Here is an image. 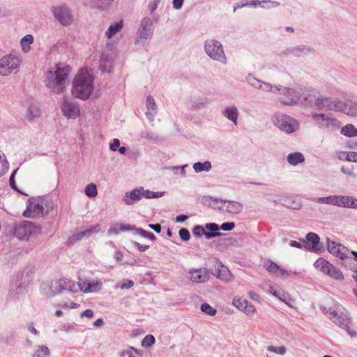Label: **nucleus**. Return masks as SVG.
<instances>
[{"mask_svg":"<svg viewBox=\"0 0 357 357\" xmlns=\"http://www.w3.org/2000/svg\"><path fill=\"white\" fill-rule=\"evenodd\" d=\"M348 259L345 260L344 262V266L353 270L354 268H357V252L356 251H350L349 250Z\"/></svg>","mask_w":357,"mask_h":357,"instance_id":"58836bf2","label":"nucleus"},{"mask_svg":"<svg viewBox=\"0 0 357 357\" xmlns=\"http://www.w3.org/2000/svg\"><path fill=\"white\" fill-rule=\"evenodd\" d=\"M235 227V224L233 222H226L221 225L220 229L223 231H231Z\"/></svg>","mask_w":357,"mask_h":357,"instance_id":"338daca9","label":"nucleus"},{"mask_svg":"<svg viewBox=\"0 0 357 357\" xmlns=\"http://www.w3.org/2000/svg\"><path fill=\"white\" fill-rule=\"evenodd\" d=\"M21 63L20 56L15 54H8L0 59V74L7 76L11 74L14 70L17 69Z\"/></svg>","mask_w":357,"mask_h":357,"instance_id":"1a4fd4ad","label":"nucleus"},{"mask_svg":"<svg viewBox=\"0 0 357 357\" xmlns=\"http://www.w3.org/2000/svg\"><path fill=\"white\" fill-rule=\"evenodd\" d=\"M40 233V227L30 221H22L14 228V235L19 239H28Z\"/></svg>","mask_w":357,"mask_h":357,"instance_id":"9d476101","label":"nucleus"},{"mask_svg":"<svg viewBox=\"0 0 357 357\" xmlns=\"http://www.w3.org/2000/svg\"><path fill=\"white\" fill-rule=\"evenodd\" d=\"M222 115L228 120L231 121L234 125H237L238 111L236 106L227 107L222 112Z\"/></svg>","mask_w":357,"mask_h":357,"instance_id":"2f4dec72","label":"nucleus"},{"mask_svg":"<svg viewBox=\"0 0 357 357\" xmlns=\"http://www.w3.org/2000/svg\"><path fill=\"white\" fill-rule=\"evenodd\" d=\"M273 124L286 134H291L300 128L299 121L284 113H275L271 118Z\"/></svg>","mask_w":357,"mask_h":357,"instance_id":"20e7f679","label":"nucleus"},{"mask_svg":"<svg viewBox=\"0 0 357 357\" xmlns=\"http://www.w3.org/2000/svg\"><path fill=\"white\" fill-rule=\"evenodd\" d=\"M164 194L165 192H153L149 190H145L143 187H139L130 192H127L123 198V202L126 205H133L143 197L146 199H155L162 197Z\"/></svg>","mask_w":357,"mask_h":357,"instance_id":"423d86ee","label":"nucleus"},{"mask_svg":"<svg viewBox=\"0 0 357 357\" xmlns=\"http://www.w3.org/2000/svg\"><path fill=\"white\" fill-rule=\"evenodd\" d=\"M215 263V269L211 271V274L223 282H230L234 279V275L231 271L225 267L222 262L217 259H213Z\"/></svg>","mask_w":357,"mask_h":357,"instance_id":"6ab92c4d","label":"nucleus"},{"mask_svg":"<svg viewBox=\"0 0 357 357\" xmlns=\"http://www.w3.org/2000/svg\"><path fill=\"white\" fill-rule=\"evenodd\" d=\"M313 52V48L307 45H301L293 47V56H304Z\"/></svg>","mask_w":357,"mask_h":357,"instance_id":"473e14b6","label":"nucleus"},{"mask_svg":"<svg viewBox=\"0 0 357 357\" xmlns=\"http://www.w3.org/2000/svg\"><path fill=\"white\" fill-rule=\"evenodd\" d=\"M40 202H43V216L50 213L56 206L54 201L50 198H40Z\"/></svg>","mask_w":357,"mask_h":357,"instance_id":"ea45409f","label":"nucleus"},{"mask_svg":"<svg viewBox=\"0 0 357 357\" xmlns=\"http://www.w3.org/2000/svg\"><path fill=\"white\" fill-rule=\"evenodd\" d=\"M220 202L227 204L225 211L231 214H238L243 209V204L236 201L220 199Z\"/></svg>","mask_w":357,"mask_h":357,"instance_id":"cd10ccee","label":"nucleus"},{"mask_svg":"<svg viewBox=\"0 0 357 357\" xmlns=\"http://www.w3.org/2000/svg\"><path fill=\"white\" fill-rule=\"evenodd\" d=\"M318 204L338 206V195H329L318 197L314 199Z\"/></svg>","mask_w":357,"mask_h":357,"instance_id":"e433bc0d","label":"nucleus"},{"mask_svg":"<svg viewBox=\"0 0 357 357\" xmlns=\"http://www.w3.org/2000/svg\"><path fill=\"white\" fill-rule=\"evenodd\" d=\"M204 51L210 59L224 65L227 63V56L220 41L215 39L206 40L204 43Z\"/></svg>","mask_w":357,"mask_h":357,"instance_id":"39448f33","label":"nucleus"},{"mask_svg":"<svg viewBox=\"0 0 357 357\" xmlns=\"http://www.w3.org/2000/svg\"><path fill=\"white\" fill-rule=\"evenodd\" d=\"M85 194L89 197H95L98 195L96 185L94 183L88 184L84 189Z\"/></svg>","mask_w":357,"mask_h":357,"instance_id":"09e8293b","label":"nucleus"},{"mask_svg":"<svg viewBox=\"0 0 357 357\" xmlns=\"http://www.w3.org/2000/svg\"><path fill=\"white\" fill-rule=\"evenodd\" d=\"M340 133L344 136L352 137L357 136V128L353 124H347L342 128Z\"/></svg>","mask_w":357,"mask_h":357,"instance_id":"37998d69","label":"nucleus"},{"mask_svg":"<svg viewBox=\"0 0 357 357\" xmlns=\"http://www.w3.org/2000/svg\"><path fill=\"white\" fill-rule=\"evenodd\" d=\"M320 238L318 234L314 232H309L306 234L305 240L303 241V247L305 250L318 252L321 250Z\"/></svg>","mask_w":357,"mask_h":357,"instance_id":"4be33fe9","label":"nucleus"},{"mask_svg":"<svg viewBox=\"0 0 357 357\" xmlns=\"http://www.w3.org/2000/svg\"><path fill=\"white\" fill-rule=\"evenodd\" d=\"M23 215L26 218L43 216V202H40V198L29 199L26 209L24 211Z\"/></svg>","mask_w":357,"mask_h":357,"instance_id":"dca6fc26","label":"nucleus"},{"mask_svg":"<svg viewBox=\"0 0 357 357\" xmlns=\"http://www.w3.org/2000/svg\"><path fill=\"white\" fill-rule=\"evenodd\" d=\"M33 40V36L31 34H26L21 39L20 45L24 52L26 53L31 50V45Z\"/></svg>","mask_w":357,"mask_h":357,"instance_id":"a19ab883","label":"nucleus"},{"mask_svg":"<svg viewBox=\"0 0 357 357\" xmlns=\"http://www.w3.org/2000/svg\"><path fill=\"white\" fill-rule=\"evenodd\" d=\"M302 97L300 102L305 105H314L319 109H323V104L326 97L314 89H308L301 93Z\"/></svg>","mask_w":357,"mask_h":357,"instance_id":"9b49d317","label":"nucleus"},{"mask_svg":"<svg viewBox=\"0 0 357 357\" xmlns=\"http://www.w3.org/2000/svg\"><path fill=\"white\" fill-rule=\"evenodd\" d=\"M220 199L218 198H213L212 197L210 196H204L202 198L201 202L204 205L209 206L211 205L212 202L213 203H218L220 202Z\"/></svg>","mask_w":357,"mask_h":357,"instance_id":"052dcab7","label":"nucleus"},{"mask_svg":"<svg viewBox=\"0 0 357 357\" xmlns=\"http://www.w3.org/2000/svg\"><path fill=\"white\" fill-rule=\"evenodd\" d=\"M114 0H83L84 6L90 8L105 10L109 8Z\"/></svg>","mask_w":357,"mask_h":357,"instance_id":"393cba45","label":"nucleus"},{"mask_svg":"<svg viewBox=\"0 0 357 357\" xmlns=\"http://www.w3.org/2000/svg\"><path fill=\"white\" fill-rule=\"evenodd\" d=\"M93 91V77L86 69H81L73 82L72 95L82 100L89 99Z\"/></svg>","mask_w":357,"mask_h":357,"instance_id":"f03ea898","label":"nucleus"},{"mask_svg":"<svg viewBox=\"0 0 357 357\" xmlns=\"http://www.w3.org/2000/svg\"><path fill=\"white\" fill-rule=\"evenodd\" d=\"M154 26L153 20L149 17H144L139 22L135 38L136 43L145 44L153 38Z\"/></svg>","mask_w":357,"mask_h":357,"instance_id":"0eeeda50","label":"nucleus"},{"mask_svg":"<svg viewBox=\"0 0 357 357\" xmlns=\"http://www.w3.org/2000/svg\"><path fill=\"white\" fill-rule=\"evenodd\" d=\"M146 115L147 118L150 121H153L157 114L158 107L153 96L151 95L146 97Z\"/></svg>","mask_w":357,"mask_h":357,"instance_id":"7c9ffc66","label":"nucleus"},{"mask_svg":"<svg viewBox=\"0 0 357 357\" xmlns=\"http://www.w3.org/2000/svg\"><path fill=\"white\" fill-rule=\"evenodd\" d=\"M323 105V109L340 112L346 111V103L337 98L326 97Z\"/></svg>","mask_w":357,"mask_h":357,"instance_id":"b1692460","label":"nucleus"},{"mask_svg":"<svg viewBox=\"0 0 357 357\" xmlns=\"http://www.w3.org/2000/svg\"><path fill=\"white\" fill-rule=\"evenodd\" d=\"M70 67L63 63L57 64L54 70H49L46 75V86L55 93H61L68 84Z\"/></svg>","mask_w":357,"mask_h":357,"instance_id":"f257e3e1","label":"nucleus"},{"mask_svg":"<svg viewBox=\"0 0 357 357\" xmlns=\"http://www.w3.org/2000/svg\"><path fill=\"white\" fill-rule=\"evenodd\" d=\"M160 3V0H150L148 4V10L151 15L155 13Z\"/></svg>","mask_w":357,"mask_h":357,"instance_id":"bf43d9fd","label":"nucleus"},{"mask_svg":"<svg viewBox=\"0 0 357 357\" xmlns=\"http://www.w3.org/2000/svg\"><path fill=\"white\" fill-rule=\"evenodd\" d=\"M102 289V282L100 280H90L87 287L84 289L85 294L98 292Z\"/></svg>","mask_w":357,"mask_h":357,"instance_id":"4c0bfd02","label":"nucleus"},{"mask_svg":"<svg viewBox=\"0 0 357 357\" xmlns=\"http://www.w3.org/2000/svg\"><path fill=\"white\" fill-rule=\"evenodd\" d=\"M275 89H277V93L280 95L279 101L283 105L291 106L300 102L302 96L294 89L282 85L275 87Z\"/></svg>","mask_w":357,"mask_h":357,"instance_id":"6e6552de","label":"nucleus"},{"mask_svg":"<svg viewBox=\"0 0 357 357\" xmlns=\"http://www.w3.org/2000/svg\"><path fill=\"white\" fill-rule=\"evenodd\" d=\"M40 290L46 297H52L63 290V279L52 281L50 283H43Z\"/></svg>","mask_w":357,"mask_h":357,"instance_id":"f3484780","label":"nucleus"},{"mask_svg":"<svg viewBox=\"0 0 357 357\" xmlns=\"http://www.w3.org/2000/svg\"><path fill=\"white\" fill-rule=\"evenodd\" d=\"M178 235L181 239L184 241H187L190 238V234L185 228H181L178 231Z\"/></svg>","mask_w":357,"mask_h":357,"instance_id":"680f3d73","label":"nucleus"},{"mask_svg":"<svg viewBox=\"0 0 357 357\" xmlns=\"http://www.w3.org/2000/svg\"><path fill=\"white\" fill-rule=\"evenodd\" d=\"M242 311H243L247 315H252L255 314L256 310L252 304H249L247 301Z\"/></svg>","mask_w":357,"mask_h":357,"instance_id":"69168bd1","label":"nucleus"},{"mask_svg":"<svg viewBox=\"0 0 357 357\" xmlns=\"http://www.w3.org/2000/svg\"><path fill=\"white\" fill-rule=\"evenodd\" d=\"M337 206L357 208V199L352 196L338 195Z\"/></svg>","mask_w":357,"mask_h":357,"instance_id":"c85d7f7f","label":"nucleus"},{"mask_svg":"<svg viewBox=\"0 0 357 357\" xmlns=\"http://www.w3.org/2000/svg\"><path fill=\"white\" fill-rule=\"evenodd\" d=\"M9 168V162L6 159L5 154L0 158V177L5 174Z\"/></svg>","mask_w":357,"mask_h":357,"instance_id":"3c124183","label":"nucleus"},{"mask_svg":"<svg viewBox=\"0 0 357 357\" xmlns=\"http://www.w3.org/2000/svg\"><path fill=\"white\" fill-rule=\"evenodd\" d=\"M32 357H50V351L45 345H38L32 354Z\"/></svg>","mask_w":357,"mask_h":357,"instance_id":"79ce46f5","label":"nucleus"},{"mask_svg":"<svg viewBox=\"0 0 357 357\" xmlns=\"http://www.w3.org/2000/svg\"><path fill=\"white\" fill-rule=\"evenodd\" d=\"M280 85H272L270 83L265 82L261 81V83L260 84V88H259V90H261L265 92H273L277 93V89L275 87L279 86Z\"/></svg>","mask_w":357,"mask_h":357,"instance_id":"8fccbe9b","label":"nucleus"},{"mask_svg":"<svg viewBox=\"0 0 357 357\" xmlns=\"http://www.w3.org/2000/svg\"><path fill=\"white\" fill-rule=\"evenodd\" d=\"M314 266L323 273L328 275L335 280H342L344 279V275L340 269L334 266L324 258L320 257L316 260L314 263Z\"/></svg>","mask_w":357,"mask_h":357,"instance_id":"f8f14e48","label":"nucleus"},{"mask_svg":"<svg viewBox=\"0 0 357 357\" xmlns=\"http://www.w3.org/2000/svg\"><path fill=\"white\" fill-rule=\"evenodd\" d=\"M135 233L152 241L155 239V236L153 233L146 231L142 228H136Z\"/></svg>","mask_w":357,"mask_h":357,"instance_id":"4d7b16f0","label":"nucleus"},{"mask_svg":"<svg viewBox=\"0 0 357 357\" xmlns=\"http://www.w3.org/2000/svg\"><path fill=\"white\" fill-rule=\"evenodd\" d=\"M189 279L195 283H205L208 281L210 275L204 268H191L188 271Z\"/></svg>","mask_w":357,"mask_h":357,"instance_id":"5701e85b","label":"nucleus"},{"mask_svg":"<svg viewBox=\"0 0 357 357\" xmlns=\"http://www.w3.org/2000/svg\"><path fill=\"white\" fill-rule=\"evenodd\" d=\"M63 290H67L70 292H77L79 291V287L77 283L68 279H63Z\"/></svg>","mask_w":357,"mask_h":357,"instance_id":"c03bdc74","label":"nucleus"},{"mask_svg":"<svg viewBox=\"0 0 357 357\" xmlns=\"http://www.w3.org/2000/svg\"><path fill=\"white\" fill-rule=\"evenodd\" d=\"M323 312L335 324L345 329L351 337H356V333L349 329L351 320L346 310L339 303H335L333 307L326 309L324 307Z\"/></svg>","mask_w":357,"mask_h":357,"instance_id":"7ed1b4c3","label":"nucleus"},{"mask_svg":"<svg viewBox=\"0 0 357 357\" xmlns=\"http://www.w3.org/2000/svg\"><path fill=\"white\" fill-rule=\"evenodd\" d=\"M267 350L270 352H273L279 355H284L286 353V348L284 346L275 347L269 345L267 347Z\"/></svg>","mask_w":357,"mask_h":357,"instance_id":"6e6d98bb","label":"nucleus"},{"mask_svg":"<svg viewBox=\"0 0 357 357\" xmlns=\"http://www.w3.org/2000/svg\"><path fill=\"white\" fill-rule=\"evenodd\" d=\"M264 267L267 270L269 274L280 278L282 279L287 278L290 276V272L279 266L271 259L264 261Z\"/></svg>","mask_w":357,"mask_h":357,"instance_id":"aec40b11","label":"nucleus"},{"mask_svg":"<svg viewBox=\"0 0 357 357\" xmlns=\"http://www.w3.org/2000/svg\"><path fill=\"white\" fill-rule=\"evenodd\" d=\"M16 338V333L15 331H10L4 337L0 338V341L5 344L12 345L15 343Z\"/></svg>","mask_w":357,"mask_h":357,"instance_id":"49530a36","label":"nucleus"},{"mask_svg":"<svg viewBox=\"0 0 357 357\" xmlns=\"http://www.w3.org/2000/svg\"><path fill=\"white\" fill-rule=\"evenodd\" d=\"M21 275H17V279H13L10 284L8 298L9 300H16L20 298L25 291V288L20 281Z\"/></svg>","mask_w":357,"mask_h":357,"instance_id":"412c9836","label":"nucleus"},{"mask_svg":"<svg viewBox=\"0 0 357 357\" xmlns=\"http://www.w3.org/2000/svg\"><path fill=\"white\" fill-rule=\"evenodd\" d=\"M100 229L99 225H96L84 231L78 232L70 237L69 241L72 243L80 241L84 237H89L93 234L98 233Z\"/></svg>","mask_w":357,"mask_h":357,"instance_id":"bb28decb","label":"nucleus"},{"mask_svg":"<svg viewBox=\"0 0 357 357\" xmlns=\"http://www.w3.org/2000/svg\"><path fill=\"white\" fill-rule=\"evenodd\" d=\"M51 10L54 17L63 26H67L73 23L74 16L72 10L66 4L53 6Z\"/></svg>","mask_w":357,"mask_h":357,"instance_id":"ddd939ff","label":"nucleus"},{"mask_svg":"<svg viewBox=\"0 0 357 357\" xmlns=\"http://www.w3.org/2000/svg\"><path fill=\"white\" fill-rule=\"evenodd\" d=\"M155 342V338L152 335H146L142 340L141 345L143 347L148 348L151 347Z\"/></svg>","mask_w":357,"mask_h":357,"instance_id":"603ef678","label":"nucleus"},{"mask_svg":"<svg viewBox=\"0 0 357 357\" xmlns=\"http://www.w3.org/2000/svg\"><path fill=\"white\" fill-rule=\"evenodd\" d=\"M204 232V228L201 225H197L193 228L192 233L193 235L197 237H200L203 235Z\"/></svg>","mask_w":357,"mask_h":357,"instance_id":"774afa93","label":"nucleus"},{"mask_svg":"<svg viewBox=\"0 0 357 357\" xmlns=\"http://www.w3.org/2000/svg\"><path fill=\"white\" fill-rule=\"evenodd\" d=\"M246 82L252 87L259 89L260 88V84L261 83V80L256 78L253 75L248 74L245 77Z\"/></svg>","mask_w":357,"mask_h":357,"instance_id":"de8ad7c7","label":"nucleus"},{"mask_svg":"<svg viewBox=\"0 0 357 357\" xmlns=\"http://www.w3.org/2000/svg\"><path fill=\"white\" fill-rule=\"evenodd\" d=\"M112 66V56L106 52H102L100 59L99 69L102 73H109Z\"/></svg>","mask_w":357,"mask_h":357,"instance_id":"c756f323","label":"nucleus"},{"mask_svg":"<svg viewBox=\"0 0 357 357\" xmlns=\"http://www.w3.org/2000/svg\"><path fill=\"white\" fill-rule=\"evenodd\" d=\"M312 119L316 126L322 129H332L339 126L340 122L324 114H312Z\"/></svg>","mask_w":357,"mask_h":357,"instance_id":"2eb2a0df","label":"nucleus"},{"mask_svg":"<svg viewBox=\"0 0 357 357\" xmlns=\"http://www.w3.org/2000/svg\"><path fill=\"white\" fill-rule=\"evenodd\" d=\"M123 27V21L120 20L119 22L112 24L107 30L105 31V35L108 38H112L118 32H119Z\"/></svg>","mask_w":357,"mask_h":357,"instance_id":"f704fd0d","label":"nucleus"},{"mask_svg":"<svg viewBox=\"0 0 357 357\" xmlns=\"http://www.w3.org/2000/svg\"><path fill=\"white\" fill-rule=\"evenodd\" d=\"M261 4L259 5V6L264 9H271L272 8H276L280 5V2L271 0H263L261 1Z\"/></svg>","mask_w":357,"mask_h":357,"instance_id":"864d4df0","label":"nucleus"},{"mask_svg":"<svg viewBox=\"0 0 357 357\" xmlns=\"http://www.w3.org/2000/svg\"><path fill=\"white\" fill-rule=\"evenodd\" d=\"M341 172L347 176L355 177L356 175L354 172V167L352 166H342L341 167Z\"/></svg>","mask_w":357,"mask_h":357,"instance_id":"0e129e2a","label":"nucleus"},{"mask_svg":"<svg viewBox=\"0 0 357 357\" xmlns=\"http://www.w3.org/2000/svg\"><path fill=\"white\" fill-rule=\"evenodd\" d=\"M328 251L333 255L344 261L348 259L349 249L341 243H337L327 238Z\"/></svg>","mask_w":357,"mask_h":357,"instance_id":"a211bd4d","label":"nucleus"},{"mask_svg":"<svg viewBox=\"0 0 357 357\" xmlns=\"http://www.w3.org/2000/svg\"><path fill=\"white\" fill-rule=\"evenodd\" d=\"M89 280L86 278H79V281L77 282V286L79 287V291H83L84 293V289L87 287L88 284L89 283Z\"/></svg>","mask_w":357,"mask_h":357,"instance_id":"e2e57ef3","label":"nucleus"},{"mask_svg":"<svg viewBox=\"0 0 357 357\" xmlns=\"http://www.w3.org/2000/svg\"><path fill=\"white\" fill-rule=\"evenodd\" d=\"M193 169L196 173H199L202 171L208 172L211 169V163L209 161H205L203 163L197 162L193 165Z\"/></svg>","mask_w":357,"mask_h":357,"instance_id":"a18cd8bd","label":"nucleus"},{"mask_svg":"<svg viewBox=\"0 0 357 357\" xmlns=\"http://www.w3.org/2000/svg\"><path fill=\"white\" fill-rule=\"evenodd\" d=\"M200 309L203 312L210 316H214L217 312L215 308L206 303L202 304Z\"/></svg>","mask_w":357,"mask_h":357,"instance_id":"5fc2aeb1","label":"nucleus"},{"mask_svg":"<svg viewBox=\"0 0 357 357\" xmlns=\"http://www.w3.org/2000/svg\"><path fill=\"white\" fill-rule=\"evenodd\" d=\"M40 116V109L37 102L30 101L27 103V109L26 112V118L31 121Z\"/></svg>","mask_w":357,"mask_h":357,"instance_id":"a878e982","label":"nucleus"},{"mask_svg":"<svg viewBox=\"0 0 357 357\" xmlns=\"http://www.w3.org/2000/svg\"><path fill=\"white\" fill-rule=\"evenodd\" d=\"M208 103L206 98H194L189 100L188 107L191 109H200L205 107Z\"/></svg>","mask_w":357,"mask_h":357,"instance_id":"72a5a7b5","label":"nucleus"},{"mask_svg":"<svg viewBox=\"0 0 357 357\" xmlns=\"http://www.w3.org/2000/svg\"><path fill=\"white\" fill-rule=\"evenodd\" d=\"M246 303L247 301L245 299H243L241 298H234L232 301L233 305L235 306L236 308L239 309L240 310H243Z\"/></svg>","mask_w":357,"mask_h":357,"instance_id":"13d9d810","label":"nucleus"},{"mask_svg":"<svg viewBox=\"0 0 357 357\" xmlns=\"http://www.w3.org/2000/svg\"><path fill=\"white\" fill-rule=\"evenodd\" d=\"M288 162L293 166H296L305 161V157L301 152L291 153L287 155Z\"/></svg>","mask_w":357,"mask_h":357,"instance_id":"c9c22d12","label":"nucleus"},{"mask_svg":"<svg viewBox=\"0 0 357 357\" xmlns=\"http://www.w3.org/2000/svg\"><path fill=\"white\" fill-rule=\"evenodd\" d=\"M60 107L62 114L67 119H75L79 116V105L78 102L73 99L63 98Z\"/></svg>","mask_w":357,"mask_h":357,"instance_id":"4468645a","label":"nucleus"}]
</instances>
